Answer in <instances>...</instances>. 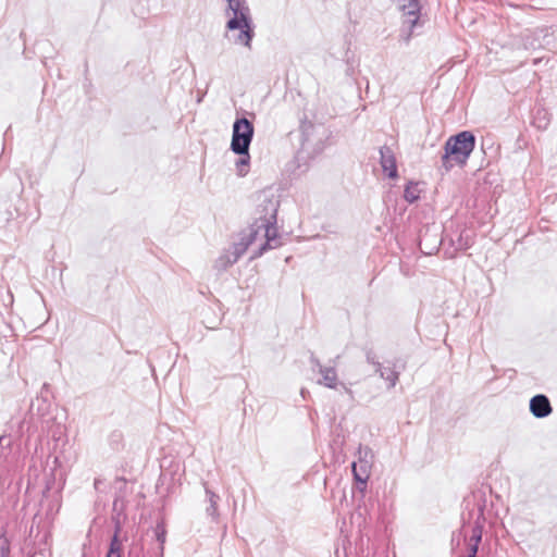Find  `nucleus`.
<instances>
[{
  "label": "nucleus",
  "instance_id": "1",
  "mask_svg": "<svg viewBox=\"0 0 557 557\" xmlns=\"http://www.w3.org/2000/svg\"><path fill=\"white\" fill-rule=\"evenodd\" d=\"M278 207L280 201L273 194L263 191L258 196L256 218L255 222L250 226L258 228L259 233L263 231L265 242L256 252H253L251 258H258L268 249H274L282 245V240L276 228Z\"/></svg>",
  "mask_w": 557,
  "mask_h": 557
},
{
  "label": "nucleus",
  "instance_id": "2",
  "mask_svg": "<svg viewBox=\"0 0 557 557\" xmlns=\"http://www.w3.org/2000/svg\"><path fill=\"white\" fill-rule=\"evenodd\" d=\"M226 2L225 15L230 17L225 25L226 30H239L237 35L233 36V42L250 50L251 41L255 37V26L250 9L246 0H226Z\"/></svg>",
  "mask_w": 557,
  "mask_h": 557
},
{
  "label": "nucleus",
  "instance_id": "3",
  "mask_svg": "<svg viewBox=\"0 0 557 557\" xmlns=\"http://www.w3.org/2000/svg\"><path fill=\"white\" fill-rule=\"evenodd\" d=\"M475 147V136L470 131H462L450 136L444 146L441 168L447 173L454 163L463 166Z\"/></svg>",
  "mask_w": 557,
  "mask_h": 557
},
{
  "label": "nucleus",
  "instance_id": "4",
  "mask_svg": "<svg viewBox=\"0 0 557 557\" xmlns=\"http://www.w3.org/2000/svg\"><path fill=\"white\" fill-rule=\"evenodd\" d=\"M395 2L403 13L399 38L408 44L414 34V28L422 25L420 20L421 0H395Z\"/></svg>",
  "mask_w": 557,
  "mask_h": 557
},
{
  "label": "nucleus",
  "instance_id": "5",
  "mask_svg": "<svg viewBox=\"0 0 557 557\" xmlns=\"http://www.w3.org/2000/svg\"><path fill=\"white\" fill-rule=\"evenodd\" d=\"M253 124L248 119H236L233 124L231 150L236 154H247L253 138Z\"/></svg>",
  "mask_w": 557,
  "mask_h": 557
},
{
  "label": "nucleus",
  "instance_id": "6",
  "mask_svg": "<svg viewBox=\"0 0 557 557\" xmlns=\"http://www.w3.org/2000/svg\"><path fill=\"white\" fill-rule=\"evenodd\" d=\"M358 454V461H354L351 465L352 473L357 482L366 484L370 475L373 454L369 447H360Z\"/></svg>",
  "mask_w": 557,
  "mask_h": 557
},
{
  "label": "nucleus",
  "instance_id": "7",
  "mask_svg": "<svg viewBox=\"0 0 557 557\" xmlns=\"http://www.w3.org/2000/svg\"><path fill=\"white\" fill-rule=\"evenodd\" d=\"M259 235L258 228L250 226L248 230L240 233L239 240L234 243L231 250L239 259L249 248L250 245L257 239Z\"/></svg>",
  "mask_w": 557,
  "mask_h": 557
},
{
  "label": "nucleus",
  "instance_id": "8",
  "mask_svg": "<svg viewBox=\"0 0 557 557\" xmlns=\"http://www.w3.org/2000/svg\"><path fill=\"white\" fill-rule=\"evenodd\" d=\"M405 369V364H399V360H395L392 362H387L385 367H379V371L376 373L387 382V387L393 388L396 386L400 372Z\"/></svg>",
  "mask_w": 557,
  "mask_h": 557
},
{
  "label": "nucleus",
  "instance_id": "9",
  "mask_svg": "<svg viewBox=\"0 0 557 557\" xmlns=\"http://www.w3.org/2000/svg\"><path fill=\"white\" fill-rule=\"evenodd\" d=\"M379 152L382 170L389 178H396L398 176V172L394 151L388 146H382L379 149Z\"/></svg>",
  "mask_w": 557,
  "mask_h": 557
},
{
  "label": "nucleus",
  "instance_id": "10",
  "mask_svg": "<svg viewBox=\"0 0 557 557\" xmlns=\"http://www.w3.org/2000/svg\"><path fill=\"white\" fill-rule=\"evenodd\" d=\"M552 405L546 395L539 394L530 399V411L535 418H546L552 413Z\"/></svg>",
  "mask_w": 557,
  "mask_h": 557
},
{
  "label": "nucleus",
  "instance_id": "11",
  "mask_svg": "<svg viewBox=\"0 0 557 557\" xmlns=\"http://www.w3.org/2000/svg\"><path fill=\"white\" fill-rule=\"evenodd\" d=\"M205 492L207 496V500L209 503V506L206 508V513L208 517L211 518L213 522H218L219 520V511H218V503L220 500V496L211 491L207 484L205 483Z\"/></svg>",
  "mask_w": 557,
  "mask_h": 557
},
{
  "label": "nucleus",
  "instance_id": "12",
  "mask_svg": "<svg viewBox=\"0 0 557 557\" xmlns=\"http://www.w3.org/2000/svg\"><path fill=\"white\" fill-rule=\"evenodd\" d=\"M238 261V258L232 252L231 249L224 250L215 260L214 268L218 271H225L234 263Z\"/></svg>",
  "mask_w": 557,
  "mask_h": 557
},
{
  "label": "nucleus",
  "instance_id": "13",
  "mask_svg": "<svg viewBox=\"0 0 557 557\" xmlns=\"http://www.w3.org/2000/svg\"><path fill=\"white\" fill-rule=\"evenodd\" d=\"M319 373L322 375V379L319 380V384H322L329 388H335L337 385V373L333 367L321 368Z\"/></svg>",
  "mask_w": 557,
  "mask_h": 557
},
{
  "label": "nucleus",
  "instance_id": "14",
  "mask_svg": "<svg viewBox=\"0 0 557 557\" xmlns=\"http://www.w3.org/2000/svg\"><path fill=\"white\" fill-rule=\"evenodd\" d=\"M120 531H121V527L117 524L115 527L114 534L110 541V546H109L107 557H122L123 544L119 537Z\"/></svg>",
  "mask_w": 557,
  "mask_h": 557
},
{
  "label": "nucleus",
  "instance_id": "15",
  "mask_svg": "<svg viewBox=\"0 0 557 557\" xmlns=\"http://www.w3.org/2000/svg\"><path fill=\"white\" fill-rule=\"evenodd\" d=\"M420 190L418 189V184L413 182H409L404 191V198L409 203H413L420 197Z\"/></svg>",
  "mask_w": 557,
  "mask_h": 557
},
{
  "label": "nucleus",
  "instance_id": "16",
  "mask_svg": "<svg viewBox=\"0 0 557 557\" xmlns=\"http://www.w3.org/2000/svg\"><path fill=\"white\" fill-rule=\"evenodd\" d=\"M239 156H240V158L235 163L237 174L239 176H245L248 173V168H249V161H250L249 151H247V154H239Z\"/></svg>",
  "mask_w": 557,
  "mask_h": 557
},
{
  "label": "nucleus",
  "instance_id": "17",
  "mask_svg": "<svg viewBox=\"0 0 557 557\" xmlns=\"http://www.w3.org/2000/svg\"><path fill=\"white\" fill-rule=\"evenodd\" d=\"M546 110H539L534 119V126L539 129H546L549 124Z\"/></svg>",
  "mask_w": 557,
  "mask_h": 557
},
{
  "label": "nucleus",
  "instance_id": "18",
  "mask_svg": "<svg viewBox=\"0 0 557 557\" xmlns=\"http://www.w3.org/2000/svg\"><path fill=\"white\" fill-rule=\"evenodd\" d=\"M366 360L368 363H371L375 367V372L379 371V367H382V363L379 361L377 356L373 349L366 350Z\"/></svg>",
  "mask_w": 557,
  "mask_h": 557
},
{
  "label": "nucleus",
  "instance_id": "19",
  "mask_svg": "<svg viewBox=\"0 0 557 557\" xmlns=\"http://www.w3.org/2000/svg\"><path fill=\"white\" fill-rule=\"evenodd\" d=\"M10 546L5 537H0V557H9Z\"/></svg>",
  "mask_w": 557,
  "mask_h": 557
},
{
  "label": "nucleus",
  "instance_id": "20",
  "mask_svg": "<svg viewBox=\"0 0 557 557\" xmlns=\"http://www.w3.org/2000/svg\"><path fill=\"white\" fill-rule=\"evenodd\" d=\"M482 540V529L480 525H475L472 529L471 542L475 544H480Z\"/></svg>",
  "mask_w": 557,
  "mask_h": 557
},
{
  "label": "nucleus",
  "instance_id": "21",
  "mask_svg": "<svg viewBox=\"0 0 557 557\" xmlns=\"http://www.w3.org/2000/svg\"><path fill=\"white\" fill-rule=\"evenodd\" d=\"M310 362L312 363L313 370L321 371V368H325L324 366L321 364L320 360L313 354H311Z\"/></svg>",
  "mask_w": 557,
  "mask_h": 557
},
{
  "label": "nucleus",
  "instance_id": "22",
  "mask_svg": "<svg viewBox=\"0 0 557 557\" xmlns=\"http://www.w3.org/2000/svg\"><path fill=\"white\" fill-rule=\"evenodd\" d=\"M63 433H64V426L61 424H58L55 431L52 432V437L54 440H59L63 435Z\"/></svg>",
  "mask_w": 557,
  "mask_h": 557
},
{
  "label": "nucleus",
  "instance_id": "23",
  "mask_svg": "<svg viewBox=\"0 0 557 557\" xmlns=\"http://www.w3.org/2000/svg\"><path fill=\"white\" fill-rule=\"evenodd\" d=\"M157 540L160 542V550L163 552V544L165 542V532H157Z\"/></svg>",
  "mask_w": 557,
  "mask_h": 557
},
{
  "label": "nucleus",
  "instance_id": "24",
  "mask_svg": "<svg viewBox=\"0 0 557 557\" xmlns=\"http://www.w3.org/2000/svg\"><path fill=\"white\" fill-rule=\"evenodd\" d=\"M478 549H479V544L471 543L470 548H469V554H473V556H476Z\"/></svg>",
  "mask_w": 557,
  "mask_h": 557
},
{
  "label": "nucleus",
  "instance_id": "25",
  "mask_svg": "<svg viewBox=\"0 0 557 557\" xmlns=\"http://www.w3.org/2000/svg\"><path fill=\"white\" fill-rule=\"evenodd\" d=\"M30 557H46L45 553H34Z\"/></svg>",
  "mask_w": 557,
  "mask_h": 557
},
{
  "label": "nucleus",
  "instance_id": "26",
  "mask_svg": "<svg viewBox=\"0 0 557 557\" xmlns=\"http://www.w3.org/2000/svg\"><path fill=\"white\" fill-rule=\"evenodd\" d=\"M342 385H343V387H344V389H345V392H346V393H348V394H350V395L352 394V392H351V389H350V388L346 387L344 384H342Z\"/></svg>",
  "mask_w": 557,
  "mask_h": 557
},
{
  "label": "nucleus",
  "instance_id": "27",
  "mask_svg": "<svg viewBox=\"0 0 557 557\" xmlns=\"http://www.w3.org/2000/svg\"><path fill=\"white\" fill-rule=\"evenodd\" d=\"M467 557H476V556H473V554H468Z\"/></svg>",
  "mask_w": 557,
  "mask_h": 557
},
{
  "label": "nucleus",
  "instance_id": "28",
  "mask_svg": "<svg viewBox=\"0 0 557 557\" xmlns=\"http://www.w3.org/2000/svg\"><path fill=\"white\" fill-rule=\"evenodd\" d=\"M3 440H4V437H3V436H2V437H0V443H1Z\"/></svg>",
  "mask_w": 557,
  "mask_h": 557
}]
</instances>
